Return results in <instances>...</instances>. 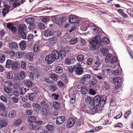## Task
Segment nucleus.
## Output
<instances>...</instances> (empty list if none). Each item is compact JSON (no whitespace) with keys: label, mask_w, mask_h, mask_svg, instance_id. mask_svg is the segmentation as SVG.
<instances>
[{"label":"nucleus","mask_w":133,"mask_h":133,"mask_svg":"<svg viewBox=\"0 0 133 133\" xmlns=\"http://www.w3.org/2000/svg\"><path fill=\"white\" fill-rule=\"evenodd\" d=\"M45 59L48 64H50L53 63L55 60L52 55H51L50 54L46 56Z\"/></svg>","instance_id":"nucleus-7"},{"label":"nucleus","mask_w":133,"mask_h":133,"mask_svg":"<svg viewBox=\"0 0 133 133\" xmlns=\"http://www.w3.org/2000/svg\"><path fill=\"white\" fill-rule=\"evenodd\" d=\"M45 128L49 131H53L54 129V127L52 125L50 124H48L45 126Z\"/></svg>","instance_id":"nucleus-31"},{"label":"nucleus","mask_w":133,"mask_h":133,"mask_svg":"<svg viewBox=\"0 0 133 133\" xmlns=\"http://www.w3.org/2000/svg\"><path fill=\"white\" fill-rule=\"evenodd\" d=\"M59 103L56 102H54L53 103V106L54 108L56 109H59Z\"/></svg>","instance_id":"nucleus-44"},{"label":"nucleus","mask_w":133,"mask_h":133,"mask_svg":"<svg viewBox=\"0 0 133 133\" xmlns=\"http://www.w3.org/2000/svg\"><path fill=\"white\" fill-rule=\"evenodd\" d=\"M16 116V112L14 110H12L10 111L8 114V116L10 118H14Z\"/></svg>","instance_id":"nucleus-26"},{"label":"nucleus","mask_w":133,"mask_h":133,"mask_svg":"<svg viewBox=\"0 0 133 133\" xmlns=\"http://www.w3.org/2000/svg\"><path fill=\"white\" fill-rule=\"evenodd\" d=\"M28 123H35L37 119V118L35 116H30L27 117Z\"/></svg>","instance_id":"nucleus-15"},{"label":"nucleus","mask_w":133,"mask_h":133,"mask_svg":"<svg viewBox=\"0 0 133 133\" xmlns=\"http://www.w3.org/2000/svg\"><path fill=\"white\" fill-rule=\"evenodd\" d=\"M21 67L24 70H26V63L24 61L22 62L21 63Z\"/></svg>","instance_id":"nucleus-61"},{"label":"nucleus","mask_w":133,"mask_h":133,"mask_svg":"<svg viewBox=\"0 0 133 133\" xmlns=\"http://www.w3.org/2000/svg\"><path fill=\"white\" fill-rule=\"evenodd\" d=\"M102 41L103 42L105 45L108 44L109 42V40L108 38L105 37L102 38Z\"/></svg>","instance_id":"nucleus-41"},{"label":"nucleus","mask_w":133,"mask_h":133,"mask_svg":"<svg viewBox=\"0 0 133 133\" xmlns=\"http://www.w3.org/2000/svg\"><path fill=\"white\" fill-rule=\"evenodd\" d=\"M25 72L23 71H21L19 74L17 76V79L20 81H21L23 80L26 77Z\"/></svg>","instance_id":"nucleus-10"},{"label":"nucleus","mask_w":133,"mask_h":133,"mask_svg":"<svg viewBox=\"0 0 133 133\" xmlns=\"http://www.w3.org/2000/svg\"><path fill=\"white\" fill-rule=\"evenodd\" d=\"M113 81L114 82L116 87L119 88L121 85V79L120 77H117L113 79Z\"/></svg>","instance_id":"nucleus-4"},{"label":"nucleus","mask_w":133,"mask_h":133,"mask_svg":"<svg viewBox=\"0 0 133 133\" xmlns=\"http://www.w3.org/2000/svg\"><path fill=\"white\" fill-rule=\"evenodd\" d=\"M33 35L31 34H30L28 36L27 39L29 41H32L33 39Z\"/></svg>","instance_id":"nucleus-64"},{"label":"nucleus","mask_w":133,"mask_h":133,"mask_svg":"<svg viewBox=\"0 0 133 133\" xmlns=\"http://www.w3.org/2000/svg\"><path fill=\"white\" fill-rule=\"evenodd\" d=\"M33 111L32 110L28 109L26 111V114L27 115L29 116L32 114Z\"/></svg>","instance_id":"nucleus-63"},{"label":"nucleus","mask_w":133,"mask_h":133,"mask_svg":"<svg viewBox=\"0 0 133 133\" xmlns=\"http://www.w3.org/2000/svg\"><path fill=\"white\" fill-rule=\"evenodd\" d=\"M97 80L95 79H92L90 81V87H91L93 86L94 85L96 84L97 83Z\"/></svg>","instance_id":"nucleus-43"},{"label":"nucleus","mask_w":133,"mask_h":133,"mask_svg":"<svg viewBox=\"0 0 133 133\" xmlns=\"http://www.w3.org/2000/svg\"><path fill=\"white\" fill-rule=\"evenodd\" d=\"M103 83V84L102 87L103 89L107 90L110 89V85L109 83L106 82H104Z\"/></svg>","instance_id":"nucleus-24"},{"label":"nucleus","mask_w":133,"mask_h":133,"mask_svg":"<svg viewBox=\"0 0 133 133\" xmlns=\"http://www.w3.org/2000/svg\"><path fill=\"white\" fill-rule=\"evenodd\" d=\"M57 89V87L55 85L52 84L50 85V90L51 92L54 91Z\"/></svg>","instance_id":"nucleus-45"},{"label":"nucleus","mask_w":133,"mask_h":133,"mask_svg":"<svg viewBox=\"0 0 133 133\" xmlns=\"http://www.w3.org/2000/svg\"><path fill=\"white\" fill-rule=\"evenodd\" d=\"M29 69V70H31L32 71H33L34 70V68L32 64H31L30 63L28 64V65Z\"/></svg>","instance_id":"nucleus-59"},{"label":"nucleus","mask_w":133,"mask_h":133,"mask_svg":"<svg viewBox=\"0 0 133 133\" xmlns=\"http://www.w3.org/2000/svg\"><path fill=\"white\" fill-rule=\"evenodd\" d=\"M55 72L56 73L59 74H62L63 71V70L62 67L59 66H56Z\"/></svg>","instance_id":"nucleus-22"},{"label":"nucleus","mask_w":133,"mask_h":133,"mask_svg":"<svg viewBox=\"0 0 133 133\" xmlns=\"http://www.w3.org/2000/svg\"><path fill=\"white\" fill-rule=\"evenodd\" d=\"M28 94L29 98L30 100L32 101L35 99V94L34 93H28Z\"/></svg>","instance_id":"nucleus-40"},{"label":"nucleus","mask_w":133,"mask_h":133,"mask_svg":"<svg viewBox=\"0 0 133 133\" xmlns=\"http://www.w3.org/2000/svg\"><path fill=\"white\" fill-rule=\"evenodd\" d=\"M67 19L66 16H60L59 18V20L62 22H65Z\"/></svg>","instance_id":"nucleus-47"},{"label":"nucleus","mask_w":133,"mask_h":133,"mask_svg":"<svg viewBox=\"0 0 133 133\" xmlns=\"http://www.w3.org/2000/svg\"><path fill=\"white\" fill-rule=\"evenodd\" d=\"M18 63L17 62H14L12 63V68L13 70H15L17 69L18 66Z\"/></svg>","instance_id":"nucleus-39"},{"label":"nucleus","mask_w":133,"mask_h":133,"mask_svg":"<svg viewBox=\"0 0 133 133\" xmlns=\"http://www.w3.org/2000/svg\"><path fill=\"white\" fill-rule=\"evenodd\" d=\"M12 61L10 59H8L5 65L6 68H10L12 65Z\"/></svg>","instance_id":"nucleus-32"},{"label":"nucleus","mask_w":133,"mask_h":133,"mask_svg":"<svg viewBox=\"0 0 133 133\" xmlns=\"http://www.w3.org/2000/svg\"><path fill=\"white\" fill-rule=\"evenodd\" d=\"M18 30L19 33L24 31L26 28V27L25 25L23 24H20L17 26Z\"/></svg>","instance_id":"nucleus-17"},{"label":"nucleus","mask_w":133,"mask_h":133,"mask_svg":"<svg viewBox=\"0 0 133 133\" xmlns=\"http://www.w3.org/2000/svg\"><path fill=\"white\" fill-rule=\"evenodd\" d=\"M65 63L67 65H70L71 63V59L70 58L67 57L66 58Z\"/></svg>","instance_id":"nucleus-51"},{"label":"nucleus","mask_w":133,"mask_h":133,"mask_svg":"<svg viewBox=\"0 0 133 133\" xmlns=\"http://www.w3.org/2000/svg\"><path fill=\"white\" fill-rule=\"evenodd\" d=\"M33 50L35 53L38 52L40 50V45L37 44L35 45L33 48Z\"/></svg>","instance_id":"nucleus-36"},{"label":"nucleus","mask_w":133,"mask_h":133,"mask_svg":"<svg viewBox=\"0 0 133 133\" xmlns=\"http://www.w3.org/2000/svg\"><path fill=\"white\" fill-rule=\"evenodd\" d=\"M5 60V55L3 54H0V62L1 63L4 62Z\"/></svg>","instance_id":"nucleus-46"},{"label":"nucleus","mask_w":133,"mask_h":133,"mask_svg":"<svg viewBox=\"0 0 133 133\" xmlns=\"http://www.w3.org/2000/svg\"><path fill=\"white\" fill-rule=\"evenodd\" d=\"M98 107H95L94 105V107L92 108V109L91 110L90 109L89 110H88V111L90 112V111H91V113L92 114H94L97 111ZM87 110L88 111V110Z\"/></svg>","instance_id":"nucleus-38"},{"label":"nucleus","mask_w":133,"mask_h":133,"mask_svg":"<svg viewBox=\"0 0 133 133\" xmlns=\"http://www.w3.org/2000/svg\"><path fill=\"white\" fill-rule=\"evenodd\" d=\"M59 55L61 58L63 59L66 56V53L65 51L64 50H62L59 52Z\"/></svg>","instance_id":"nucleus-28"},{"label":"nucleus","mask_w":133,"mask_h":133,"mask_svg":"<svg viewBox=\"0 0 133 133\" xmlns=\"http://www.w3.org/2000/svg\"><path fill=\"white\" fill-rule=\"evenodd\" d=\"M34 57V55L31 52L28 53L26 55V58L30 61H32Z\"/></svg>","instance_id":"nucleus-19"},{"label":"nucleus","mask_w":133,"mask_h":133,"mask_svg":"<svg viewBox=\"0 0 133 133\" xmlns=\"http://www.w3.org/2000/svg\"><path fill=\"white\" fill-rule=\"evenodd\" d=\"M0 99L5 103H7L8 100L6 97L3 95H2L0 97Z\"/></svg>","instance_id":"nucleus-58"},{"label":"nucleus","mask_w":133,"mask_h":133,"mask_svg":"<svg viewBox=\"0 0 133 133\" xmlns=\"http://www.w3.org/2000/svg\"><path fill=\"white\" fill-rule=\"evenodd\" d=\"M118 60V59L116 58V57L114 56L112 58L111 61L110 62V63L111 64H113L115 63H117V61Z\"/></svg>","instance_id":"nucleus-62"},{"label":"nucleus","mask_w":133,"mask_h":133,"mask_svg":"<svg viewBox=\"0 0 133 133\" xmlns=\"http://www.w3.org/2000/svg\"><path fill=\"white\" fill-rule=\"evenodd\" d=\"M65 120V117L63 116L58 117L56 120V123L58 125L62 124Z\"/></svg>","instance_id":"nucleus-12"},{"label":"nucleus","mask_w":133,"mask_h":133,"mask_svg":"<svg viewBox=\"0 0 133 133\" xmlns=\"http://www.w3.org/2000/svg\"><path fill=\"white\" fill-rule=\"evenodd\" d=\"M69 43L71 44H75L77 42V39L73 38L70 40L69 41Z\"/></svg>","instance_id":"nucleus-56"},{"label":"nucleus","mask_w":133,"mask_h":133,"mask_svg":"<svg viewBox=\"0 0 133 133\" xmlns=\"http://www.w3.org/2000/svg\"><path fill=\"white\" fill-rule=\"evenodd\" d=\"M74 70V66L73 67L72 66H69L67 69L68 72L70 74H72Z\"/></svg>","instance_id":"nucleus-57"},{"label":"nucleus","mask_w":133,"mask_h":133,"mask_svg":"<svg viewBox=\"0 0 133 133\" xmlns=\"http://www.w3.org/2000/svg\"><path fill=\"white\" fill-rule=\"evenodd\" d=\"M9 11V9L8 8H4L3 10L2 14L4 16H5L6 15Z\"/></svg>","instance_id":"nucleus-50"},{"label":"nucleus","mask_w":133,"mask_h":133,"mask_svg":"<svg viewBox=\"0 0 133 133\" xmlns=\"http://www.w3.org/2000/svg\"><path fill=\"white\" fill-rule=\"evenodd\" d=\"M49 107L46 108L44 106H42L40 108V111L43 115H48Z\"/></svg>","instance_id":"nucleus-9"},{"label":"nucleus","mask_w":133,"mask_h":133,"mask_svg":"<svg viewBox=\"0 0 133 133\" xmlns=\"http://www.w3.org/2000/svg\"><path fill=\"white\" fill-rule=\"evenodd\" d=\"M101 62L100 60H98L96 61L93 65V68H94V69L96 70H98L99 69V66L101 65Z\"/></svg>","instance_id":"nucleus-16"},{"label":"nucleus","mask_w":133,"mask_h":133,"mask_svg":"<svg viewBox=\"0 0 133 133\" xmlns=\"http://www.w3.org/2000/svg\"><path fill=\"white\" fill-rule=\"evenodd\" d=\"M35 21L34 18L33 17H28L25 19V21L26 23L30 24H32Z\"/></svg>","instance_id":"nucleus-27"},{"label":"nucleus","mask_w":133,"mask_h":133,"mask_svg":"<svg viewBox=\"0 0 133 133\" xmlns=\"http://www.w3.org/2000/svg\"><path fill=\"white\" fill-rule=\"evenodd\" d=\"M79 21V19L77 16L72 15L69 16V22L70 23H77Z\"/></svg>","instance_id":"nucleus-3"},{"label":"nucleus","mask_w":133,"mask_h":133,"mask_svg":"<svg viewBox=\"0 0 133 133\" xmlns=\"http://www.w3.org/2000/svg\"><path fill=\"white\" fill-rule=\"evenodd\" d=\"M38 28L40 29H44L45 28V26L44 24L42 23H39L38 25Z\"/></svg>","instance_id":"nucleus-55"},{"label":"nucleus","mask_w":133,"mask_h":133,"mask_svg":"<svg viewBox=\"0 0 133 133\" xmlns=\"http://www.w3.org/2000/svg\"><path fill=\"white\" fill-rule=\"evenodd\" d=\"M84 57V55L82 54L78 55L77 57V60L80 63H82L83 62Z\"/></svg>","instance_id":"nucleus-33"},{"label":"nucleus","mask_w":133,"mask_h":133,"mask_svg":"<svg viewBox=\"0 0 133 133\" xmlns=\"http://www.w3.org/2000/svg\"><path fill=\"white\" fill-rule=\"evenodd\" d=\"M29 129L31 130L37 131L41 127L38 125L34 124L33 123H28Z\"/></svg>","instance_id":"nucleus-6"},{"label":"nucleus","mask_w":133,"mask_h":133,"mask_svg":"<svg viewBox=\"0 0 133 133\" xmlns=\"http://www.w3.org/2000/svg\"><path fill=\"white\" fill-rule=\"evenodd\" d=\"M89 94L91 95H94L96 93V92L94 89H90L89 90Z\"/></svg>","instance_id":"nucleus-60"},{"label":"nucleus","mask_w":133,"mask_h":133,"mask_svg":"<svg viewBox=\"0 0 133 133\" xmlns=\"http://www.w3.org/2000/svg\"><path fill=\"white\" fill-rule=\"evenodd\" d=\"M75 122V120L74 118L72 117L69 118L67 122V127L69 128L73 127L74 125Z\"/></svg>","instance_id":"nucleus-5"},{"label":"nucleus","mask_w":133,"mask_h":133,"mask_svg":"<svg viewBox=\"0 0 133 133\" xmlns=\"http://www.w3.org/2000/svg\"><path fill=\"white\" fill-rule=\"evenodd\" d=\"M14 80L13 79H8L4 81V85L6 86L11 87L14 85Z\"/></svg>","instance_id":"nucleus-20"},{"label":"nucleus","mask_w":133,"mask_h":133,"mask_svg":"<svg viewBox=\"0 0 133 133\" xmlns=\"http://www.w3.org/2000/svg\"><path fill=\"white\" fill-rule=\"evenodd\" d=\"M107 98L104 96L101 97L100 95H96L93 98L94 104L95 107L103 105L106 102Z\"/></svg>","instance_id":"nucleus-1"},{"label":"nucleus","mask_w":133,"mask_h":133,"mask_svg":"<svg viewBox=\"0 0 133 133\" xmlns=\"http://www.w3.org/2000/svg\"><path fill=\"white\" fill-rule=\"evenodd\" d=\"M51 79L54 81H56L57 80V76L55 73H53L51 75Z\"/></svg>","instance_id":"nucleus-54"},{"label":"nucleus","mask_w":133,"mask_h":133,"mask_svg":"<svg viewBox=\"0 0 133 133\" xmlns=\"http://www.w3.org/2000/svg\"><path fill=\"white\" fill-rule=\"evenodd\" d=\"M99 35H97L94 38L91 40L92 42L96 44H98L100 42L101 38L99 36Z\"/></svg>","instance_id":"nucleus-18"},{"label":"nucleus","mask_w":133,"mask_h":133,"mask_svg":"<svg viewBox=\"0 0 133 133\" xmlns=\"http://www.w3.org/2000/svg\"><path fill=\"white\" fill-rule=\"evenodd\" d=\"M92 58H89L87 59V64L88 65H90L92 63Z\"/></svg>","instance_id":"nucleus-48"},{"label":"nucleus","mask_w":133,"mask_h":133,"mask_svg":"<svg viewBox=\"0 0 133 133\" xmlns=\"http://www.w3.org/2000/svg\"><path fill=\"white\" fill-rule=\"evenodd\" d=\"M91 29L92 30L95 32L97 35H100V33L102 31V30L99 29L98 26L94 24L92 25L91 27Z\"/></svg>","instance_id":"nucleus-8"},{"label":"nucleus","mask_w":133,"mask_h":133,"mask_svg":"<svg viewBox=\"0 0 133 133\" xmlns=\"http://www.w3.org/2000/svg\"><path fill=\"white\" fill-rule=\"evenodd\" d=\"M11 87L8 86H5L4 87V90L5 92L10 94L12 92V90Z\"/></svg>","instance_id":"nucleus-35"},{"label":"nucleus","mask_w":133,"mask_h":133,"mask_svg":"<svg viewBox=\"0 0 133 133\" xmlns=\"http://www.w3.org/2000/svg\"><path fill=\"white\" fill-rule=\"evenodd\" d=\"M33 83L30 80H27L24 83V85L28 87H31Z\"/></svg>","instance_id":"nucleus-30"},{"label":"nucleus","mask_w":133,"mask_h":133,"mask_svg":"<svg viewBox=\"0 0 133 133\" xmlns=\"http://www.w3.org/2000/svg\"><path fill=\"white\" fill-rule=\"evenodd\" d=\"M112 55L110 53H108L105 59V62L107 63H109L111 61L112 58Z\"/></svg>","instance_id":"nucleus-29"},{"label":"nucleus","mask_w":133,"mask_h":133,"mask_svg":"<svg viewBox=\"0 0 133 133\" xmlns=\"http://www.w3.org/2000/svg\"><path fill=\"white\" fill-rule=\"evenodd\" d=\"M74 70L77 74L79 75L82 74L83 72V68L79 63H77L74 66Z\"/></svg>","instance_id":"nucleus-2"},{"label":"nucleus","mask_w":133,"mask_h":133,"mask_svg":"<svg viewBox=\"0 0 133 133\" xmlns=\"http://www.w3.org/2000/svg\"><path fill=\"white\" fill-rule=\"evenodd\" d=\"M22 122V120L21 118H19L17 119L14 122V126H18L21 124Z\"/></svg>","instance_id":"nucleus-34"},{"label":"nucleus","mask_w":133,"mask_h":133,"mask_svg":"<svg viewBox=\"0 0 133 133\" xmlns=\"http://www.w3.org/2000/svg\"><path fill=\"white\" fill-rule=\"evenodd\" d=\"M44 35L46 37L50 36L53 35V33L51 31L46 30L44 32Z\"/></svg>","instance_id":"nucleus-25"},{"label":"nucleus","mask_w":133,"mask_h":133,"mask_svg":"<svg viewBox=\"0 0 133 133\" xmlns=\"http://www.w3.org/2000/svg\"><path fill=\"white\" fill-rule=\"evenodd\" d=\"M16 56L17 57L21 58L23 57V53L22 52H17Z\"/></svg>","instance_id":"nucleus-52"},{"label":"nucleus","mask_w":133,"mask_h":133,"mask_svg":"<svg viewBox=\"0 0 133 133\" xmlns=\"http://www.w3.org/2000/svg\"><path fill=\"white\" fill-rule=\"evenodd\" d=\"M85 101L87 105L92 106L94 104L93 98L92 97L88 96L85 98Z\"/></svg>","instance_id":"nucleus-11"},{"label":"nucleus","mask_w":133,"mask_h":133,"mask_svg":"<svg viewBox=\"0 0 133 133\" xmlns=\"http://www.w3.org/2000/svg\"><path fill=\"white\" fill-rule=\"evenodd\" d=\"M50 21L49 17V16H46L43 18L42 19V21L44 23H46L49 22Z\"/></svg>","instance_id":"nucleus-53"},{"label":"nucleus","mask_w":133,"mask_h":133,"mask_svg":"<svg viewBox=\"0 0 133 133\" xmlns=\"http://www.w3.org/2000/svg\"><path fill=\"white\" fill-rule=\"evenodd\" d=\"M80 91L82 94H86L87 92V88L85 87H83L81 88Z\"/></svg>","instance_id":"nucleus-42"},{"label":"nucleus","mask_w":133,"mask_h":133,"mask_svg":"<svg viewBox=\"0 0 133 133\" xmlns=\"http://www.w3.org/2000/svg\"><path fill=\"white\" fill-rule=\"evenodd\" d=\"M7 125V123L6 120L3 119L0 120V128H1L6 127Z\"/></svg>","instance_id":"nucleus-23"},{"label":"nucleus","mask_w":133,"mask_h":133,"mask_svg":"<svg viewBox=\"0 0 133 133\" xmlns=\"http://www.w3.org/2000/svg\"><path fill=\"white\" fill-rule=\"evenodd\" d=\"M20 48L21 50H24L26 48V42L25 41H21L19 44Z\"/></svg>","instance_id":"nucleus-21"},{"label":"nucleus","mask_w":133,"mask_h":133,"mask_svg":"<svg viewBox=\"0 0 133 133\" xmlns=\"http://www.w3.org/2000/svg\"><path fill=\"white\" fill-rule=\"evenodd\" d=\"M21 36V37L23 39H25L26 38V35L25 32L24 31L18 33Z\"/></svg>","instance_id":"nucleus-49"},{"label":"nucleus","mask_w":133,"mask_h":133,"mask_svg":"<svg viewBox=\"0 0 133 133\" xmlns=\"http://www.w3.org/2000/svg\"><path fill=\"white\" fill-rule=\"evenodd\" d=\"M51 54L55 59L57 60L59 58V54L56 50L52 51Z\"/></svg>","instance_id":"nucleus-13"},{"label":"nucleus","mask_w":133,"mask_h":133,"mask_svg":"<svg viewBox=\"0 0 133 133\" xmlns=\"http://www.w3.org/2000/svg\"><path fill=\"white\" fill-rule=\"evenodd\" d=\"M57 39L56 37H53L49 39V42L51 44H54L56 43Z\"/></svg>","instance_id":"nucleus-37"},{"label":"nucleus","mask_w":133,"mask_h":133,"mask_svg":"<svg viewBox=\"0 0 133 133\" xmlns=\"http://www.w3.org/2000/svg\"><path fill=\"white\" fill-rule=\"evenodd\" d=\"M9 48L10 49L13 50H17L18 47L17 43L14 42L9 44Z\"/></svg>","instance_id":"nucleus-14"}]
</instances>
